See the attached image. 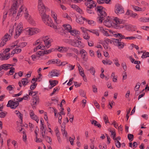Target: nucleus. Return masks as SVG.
<instances>
[{
	"label": "nucleus",
	"instance_id": "9d476101",
	"mask_svg": "<svg viewBox=\"0 0 149 149\" xmlns=\"http://www.w3.org/2000/svg\"><path fill=\"white\" fill-rule=\"evenodd\" d=\"M115 12L117 14L123 13L124 12V8L121 5L117 4L115 6Z\"/></svg>",
	"mask_w": 149,
	"mask_h": 149
},
{
	"label": "nucleus",
	"instance_id": "de8ad7c7",
	"mask_svg": "<svg viewBox=\"0 0 149 149\" xmlns=\"http://www.w3.org/2000/svg\"><path fill=\"white\" fill-rule=\"evenodd\" d=\"M110 132H111V136H112L113 139H114V138L116 136V132H115V131H112L111 130H110Z\"/></svg>",
	"mask_w": 149,
	"mask_h": 149
},
{
	"label": "nucleus",
	"instance_id": "39448f33",
	"mask_svg": "<svg viewBox=\"0 0 149 149\" xmlns=\"http://www.w3.org/2000/svg\"><path fill=\"white\" fill-rule=\"evenodd\" d=\"M68 42L69 44L74 47L81 48L82 46L81 44V42L77 40L70 39Z\"/></svg>",
	"mask_w": 149,
	"mask_h": 149
},
{
	"label": "nucleus",
	"instance_id": "5fc2aeb1",
	"mask_svg": "<svg viewBox=\"0 0 149 149\" xmlns=\"http://www.w3.org/2000/svg\"><path fill=\"white\" fill-rule=\"evenodd\" d=\"M13 28H11L9 30V36H8L9 37H11V36H12V35H13L12 33H13Z\"/></svg>",
	"mask_w": 149,
	"mask_h": 149
},
{
	"label": "nucleus",
	"instance_id": "473e14b6",
	"mask_svg": "<svg viewBox=\"0 0 149 149\" xmlns=\"http://www.w3.org/2000/svg\"><path fill=\"white\" fill-rule=\"evenodd\" d=\"M79 92L81 96L83 97H85L86 98V93L85 92L82 90H80Z\"/></svg>",
	"mask_w": 149,
	"mask_h": 149
},
{
	"label": "nucleus",
	"instance_id": "c03bdc74",
	"mask_svg": "<svg viewBox=\"0 0 149 149\" xmlns=\"http://www.w3.org/2000/svg\"><path fill=\"white\" fill-rule=\"evenodd\" d=\"M103 119L106 124L107 123H109V121L108 117L106 115L104 114V115L103 117Z\"/></svg>",
	"mask_w": 149,
	"mask_h": 149
},
{
	"label": "nucleus",
	"instance_id": "f257e3e1",
	"mask_svg": "<svg viewBox=\"0 0 149 149\" xmlns=\"http://www.w3.org/2000/svg\"><path fill=\"white\" fill-rule=\"evenodd\" d=\"M99 17L97 18L98 22L102 23V21L105 19V17L107 16V15L105 12V8L102 6H97L96 8Z\"/></svg>",
	"mask_w": 149,
	"mask_h": 149
},
{
	"label": "nucleus",
	"instance_id": "f704fd0d",
	"mask_svg": "<svg viewBox=\"0 0 149 149\" xmlns=\"http://www.w3.org/2000/svg\"><path fill=\"white\" fill-rule=\"evenodd\" d=\"M89 31L90 32L92 33L93 34L96 35L97 36H98L99 35L98 30H89Z\"/></svg>",
	"mask_w": 149,
	"mask_h": 149
},
{
	"label": "nucleus",
	"instance_id": "ea45409f",
	"mask_svg": "<svg viewBox=\"0 0 149 149\" xmlns=\"http://www.w3.org/2000/svg\"><path fill=\"white\" fill-rule=\"evenodd\" d=\"M30 92L29 93V95H32V96H34L37 94L38 92V91L33 92V91L29 90Z\"/></svg>",
	"mask_w": 149,
	"mask_h": 149
},
{
	"label": "nucleus",
	"instance_id": "c9c22d12",
	"mask_svg": "<svg viewBox=\"0 0 149 149\" xmlns=\"http://www.w3.org/2000/svg\"><path fill=\"white\" fill-rule=\"evenodd\" d=\"M8 37L9 36H8V34H6L3 37V38H2V40H3V41H4V42H6L8 40Z\"/></svg>",
	"mask_w": 149,
	"mask_h": 149
},
{
	"label": "nucleus",
	"instance_id": "4d7b16f0",
	"mask_svg": "<svg viewBox=\"0 0 149 149\" xmlns=\"http://www.w3.org/2000/svg\"><path fill=\"white\" fill-rule=\"evenodd\" d=\"M37 85V84H32L31 85L30 88L31 90H34L36 87V86Z\"/></svg>",
	"mask_w": 149,
	"mask_h": 149
},
{
	"label": "nucleus",
	"instance_id": "b1692460",
	"mask_svg": "<svg viewBox=\"0 0 149 149\" xmlns=\"http://www.w3.org/2000/svg\"><path fill=\"white\" fill-rule=\"evenodd\" d=\"M52 42V40L49 39V40H48L47 41L45 40L44 42L45 46L46 47H47V48H48L49 47H47V46H48V45H49V46H51V43Z\"/></svg>",
	"mask_w": 149,
	"mask_h": 149
},
{
	"label": "nucleus",
	"instance_id": "a18cd8bd",
	"mask_svg": "<svg viewBox=\"0 0 149 149\" xmlns=\"http://www.w3.org/2000/svg\"><path fill=\"white\" fill-rule=\"evenodd\" d=\"M83 38L84 39L88 40L90 38V36L88 35V34L86 33L84 34Z\"/></svg>",
	"mask_w": 149,
	"mask_h": 149
},
{
	"label": "nucleus",
	"instance_id": "69168bd1",
	"mask_svg": "<svg viewBox=\"0 0 149 149\" xmlns=\"http://www.w3.org/2000/svg\"><path fill=\"white\" fill-rule=\"evenodd\" d=\"M74 84L75 86L76 87H79L81 84V83H79L77 82L76 81H74Z\"/></svg>",
	"mask_w": 149,
	"mask_h": 149
},
{
	"label": "nucleus",
	"instance_id": "bb28decb",
	"mask_svg": "<svg viewBox=\"0 0 149 149\" xmlns=\"http://www.w3.org/2000/svg\"><path fill=\"white\" fill-rule=\"evenodd\" d=\"M51 16L54 19L55 22L56 23L58 24V22H57V15L56 14V13L52 11Z\"/></svg>",
	"mask_w": 149,
	"mask_h": 149
},
{
	"label": "nucleus",
	"instance_id": "79ce46f5",
	"mask_svg": "<svg viewBox=\"0 0 149 149\" xmlns=\"http://www.w3.org/2000/svg\"><path fill=\"white\" fill-rule=\"evenodd\" d=\"M59 90V88L58 87H56L55 88H54L53 90V92L51 93L50 95V96H52L57 91H58Z\"/></svg>",
	"mask_w": 149,
	"mask_h": 149
},
{
	"label": "nucleus",
	"instance_id": "bf43d9fd",
	"mask_svg": "<svg viewBox=\"0 0 149 149\" xmlns=\"http://www.w3.org/2000/svg\"><path fill=\"white\" fill-rule=\"evenodd\" d=\"M56 82L58 83V81H57L55 80H54L53 81L51 82L50 81V84L51 85V86H54L56 85Z\"/></svg>",
	"mask_w": 149,
	"mask_h": 149
},
{
	"label": "nucleus",
	"instance_id": "a211bd4d",
	"mask_svg": "<svg viewBox=\"0 0 149 149\" xmlns=\"http://www.w3.org/2000/svg\"><path fill=\"white\" fill-rule=\"evenodd\" d=\"M11 66H13V65L10 64H5L2 65V67L3 68V69L5 70H7L8 69L10 68V67Z\"/></svg>",
	"mask_w": 149,
	"mask_h": 149
},
{
	"label": "nucleus",
	"instance_id": "f03ea898",
	"mask_svg": "<svg viewBox=\"0 0 149 149\" xmlns=\"http://www.w3.org/2000/svg\"><path fill=\"white\" fill-rule=\"evenodd\" d=\"M12 5L11 8L10 9V11L12 12L13 15L14 16L17 12V9L18 8L19 4L22 5L23 2V0H12Z\"/></svg>",
	"mask_w": 149,
	"mask_h": 149
},
{
	"label": "nucleus",
	"instance_id": "c756f323",
	"mask_svg": "<svg viewBox=\"0 0 149 149\" xmlns=\"http://www.w3.org/2000/svg\"><path fill=\"white\" fill-rule=\"evenodd\" d=\"M10 54H8L6 55L3 56V57L1 59V61L6 60L8 59L10 57Z\"/></svg>",
	"mask_w": 149,
	"mask_h": 149
},
{
	"label": "nucleus",
	"instance_id": "4be33fe9",
	"mask_svg": "<svg viewBox=\"0 0 149 149\" xmlns=\"http://www.w3.org/2000/svg\"><path fill=\"white\" fill-rule=\"evenodd\" d=\"M15 113L17 116L19 117L21 120V124L22 123V114H21V113L18 110H16L15 111Z\"/></svg>",
	"mask_w": 149,
	"mask_h": 149
},
{
	"label": "nucleus",
	"instance_id": "0e129e2a",
	"mask_svg": "<svg viewBox=\"0 0 149 149\" xmlns=\"http://www.w3.org/2000/svg\"><path fill=\"white\" fill-rule=\"evenodd\" d=\"M116 146L118 148H120L121 147V144L118 141H117L116 143Z\"/></svg>",
	"mask_w": 149,
	"mask_h": 149
},
{
	"label": "nucleus",
	"instance_id": "393cba45",
	"mask_svg": "<svg viewBox=\"0 0 149 149\" xmlns=\"http://www.w3.org/2000/svg\"><path fill=\"white\" fill-rule=\"evenodd\" d=\"M91 124L92 125H94L95 126H97L99 128H100L101 127V124L96 120H93L92 122H91Z\"/></svg>",
	"mask_w": 149,
	"mask_h": 149
},
{
	"label": "nucleus",
	"instance_id": "f8f14e48",
	"mask_svg": "<svg viewBox=\"0 0 149 149\" xmlns=\"http://www.w3.org/2000/svg\"><path fill=\"white\" fill-rule=\"evenodd\" d=\"M27 31L29 35H32L39 32L40 31V30L39 29L37 28H30Z\"/></svg>",
	"mask_w": 149,
	"mask_h": 149
},
{
	"label": "nucleus",
	"instance_id": "cd10ccee",
	"mask_svg": "<svg viewBox=\"0 0 149 149\" xmlns=\"http://www.w3.org/2000/svg\"><path fill=\"white\" fill-rule=\"evenodd\" d=\"M22 82L23 85L25 86L29 82V81H28V79L26 78H23L22 79Z\"/></svg>",
	"mask_w": 149,
	"mask_h": 149
},
{
	"label": "nucleus",
	"instance_id": "2f4dec72",
	"mask_svg": "<svg viewBox=\"0 0 149 149\" xmlns=\"http://www.w3.org/2000/svg\"><path fill=\"white\" fill-rule=\"evenodd\" d=\"M54 51H55V49H54L53 48L52 49H51L48 50H44L43 51V53L42 54H47L50 53L51 52H52Z\"/></svg>",
	"mask_w": 149,
	"mask_h": 149
},
{
	"label": "nucleus",
	"instance_id": "2eb2a0df",
	"mask_svg": "<svg viewBox=\"0 0 149 149\" xmlns=\"http://www.w3.org/2000/svg\"><path fill=\"white\" fill-rule=\"evenodd\" d=\"M132 122L136 125L139 124L140 123L139 118L136 116L134 117L132 119Z\"/></svg>",
	"mask_w": 149,
	"mask_h": 149
},
{
	"label": "nucleus",
	"instance_id": "8fccbe9b",
	"mask_svg": "<svg viewBox=\"0 0 149 149\" xmlns=\"http://www.w3.org/2000/svg\"><path fill=\"white\" fill-rule=\"evenodd\" d=\"M139 20L140 22H146V17H141L139 19Z\"/></svg>",
	"mask_w": 149,
	"mask_h": 149
},
{
	"label": "nucleus",
	"instance_id": "f3484780",
	"mask_svg": "<svg viewBox=\"0 0 149 149\" xmlns=\"http://www.w3.org/2000/svg\"><path fill=\"white\" fill-rule=\"evenodd\" d=\"M3 107H0V118H3L6 115L7 113L6 112H3L2 109Z\"/></svg>",
	"mask_w": 149,
	"mask_h": 149
},
{
	"label": "nucleus",
	"instance_id": "72a5a7b5",
	"mask_svg": "<svg viewBox=\"0 0 149 149\" xmlns=\"http://www.w3.org/2000/svg\"><path fill=\"white\" fill-rule=\"evenodd\" d=\"M81 57L83 60L85 61H87L88 60L87 53L85 54L81 55Z\"/></svg>",
	"mask_w": 149,
	"mask_h": 149
},
{
	"label": "nucleus",
	"instance_id": "e433bc0d",
	"mask_svg": "<svg viewBox=\"0 0 149 149\" xmlns=\"http://www.w3.org/2000/svg\"><path fill=\"white\" fill-rule=\"evenodd\" d=\"M10 71L9 72H8V73L7 74H8V75H9L10 74V75H12L13 74L12 73L11 74H10V73H13L14 72L15 69L14 68H13V67L10 68Z\"/></svg>",
	"mask_w": 149,
	"mask_h": 149
},
{
	"label": "nucleus",
	"instance_id": "052dcab7",
	"mask_svg": "<svg viewBox=\"0 0 149 149\" xmlns=\"http://www.w3.org/2000/svg\"><path fill=\"white\" fill-rule=\"evenodd\" d=\"M25 8V11H26L27 9L26 8H25V7L24 5H22L21 7L19 8V11L21 12L23 10V8Z\"/></svg>",
	"mask_w": 149,
	"mask_h": 149
},
{
	"label": "nucleus",
	"instance_id": "e2e57ef3",
	"mask_svg": "<svg viewBox=\"0 0 149 149\" xmlns=\"http://www.w3.org/2000/svg\"><path fill=\"white\" fill-rule=\"evenodd\" d=\"M121 65L123 69L125 71H126L127 70V66L126 63H122Z\"/></svg>",
	"mask_w": 149,
	"mask_h": 149
},
{
	"label": "nucleus",
	"instance_id": "a878e982",
	"mask_svg": "<svg viewBox=\"0 0 149 149\" xmlns=\"http://www.w3.org/2000/svg\"><path fill=\"white\" fill-rule=\"evenodd\" d=\"M69 32L70 33L71 35L74 36L76 35L77 34H79V31L76 30H71L70 31H69Z\"/></svg>",
	"mask_w": 149,
	"mask_h": 149
},
{
	"label": "nucleus",
	"instance_id": "680f3d73",
	"mask_svg": "<svg viewBox=\"0 0 149 149\" xmlns=\"http://www.w3.org/2000/svg\"><path fill=\"white\" fill-rule=\"evenodd\" d=\"M71 7L76 11L77 10H78V8L79 7L73 4L72 5Z\"/></svg>",
	"mask_w": 149,
	"mask_h": 149
},
{
	"label": "nucleus",
	"instance_id": "7ed1b4c3",
	"mask_svg": "<svg viewBox=\"0 0 149 149\" xmlns=\"http://www.w3.org/2000/svg\"><path fill=\"white\" fill-rule=\"evenodd\" d=\"M19 102L17 101V99L15 98L13 100H10L8 101L7 107H10L11 109H15L18 106Z\"/></svg>",
	"mask_w": 149,
	"mask_h": 149
},
{
	"label": "nucleus",
	"instance_id": "774afa93",
	"mask_svg": "<svg viewBox=\"0 0 149 149\" xmlns=\"http://www.w3.org/2000/svg\"><path fill=\"white\" fill-rule=\"evenodd\" d=\"M80 53L81 55H83L87 54V53L86 52V51L84 49H81L80 51Z\"/></svg>",
	"mask_w": 149,
	"mask_h": 149
},
{
	"label": "nucleus",
	"instance_id": "423d86ee",
	"mask_svg": "<svg viewBox=\"0 0 149 149\" xmlns=\"http://www.w3.org/2000/svg\"><path fill=\"white\" fill-rule=\"evenodd\" d=\"M113 20L112 22L114 24L113 27L117 29H119L118 26L123 22V20L120 19L116 17H113Z\"/></svg>",
	"mask_w": 149,
	"mask_h": 149
},
{
	"label": "nucleus",
	"instance_id": "dca6fc26",
	"mask_svg": "<svg viewBox=\"0 0 149 149\" xmlns=\"http://www.w3.org/2000/svg\"><path fill=\"white\" fill-rule=\"evenodd\" d=\"M25 18L27 19L28 22L30 23V24L32 25L34 24V22L33 20H31L30 19V16L28 14V12H27L26 13V14L25 15Z\"/></svg>",
	"mask_w": 149,
	"mask_h": 149
},
{
	"label": "nucleus",
	"instance_id": "338daca9",
	"mask_svg": "<svg viewBox=\"0 0 149 149\" xmlns=\"http://www.w3.org/2000/svg\"><path fill=\"white\" fill-rule=\"evenodd\" d=\"M31 118L35 120H39L38 118L36 115H34V116L31 117Z\"/></svg>",
	"mask_w": 149,
	"mask_h": 149
},
{
	"label": "nucleus",
	"instance_id": "864d4df0",
	"mask_svg": "<svg viewBox=\"0 0 149 149\" xmlns=\"http://www.w3.org/2000/svg\"><path fill=\"white\" fill-rule=\"evenodd\" d=\"M12 86L10 85L9 86H8L6 88V89L9 91H11L15 87L14 86Z\"/></svg>",
	"mask_w": 149,
	"mask_h": 149
},
{
	"label": "nucleus",
	"instance_id": "603ef678",
	"mask_svg": "<svg viewBox=\"0 0 149 149\" xmlns=\"http://www.w3.org/2000/svg\"><path fill=\"white\" fill-rule=\"evenodd\" d=\"M56 60H55L54 59L49 60L47 62V63H48V64L49 65L51 63L55 64L56 63Z\"/></svg>",
	"mask_w": 149,
	"mask_h": 149
},
{
	"label": "nucleus",
	"instance_id": "6ab92c4d",
	"mask_svg": "<svg viewBox=\"0 0 149 149\" xmlns=\"http://www.w3.org/2000/svg\"><path fill=\"white\" fill-rule=\"evenodd\" d=\"M63 26L65 28V29L68 32H69V31L71 30V26L69 24H64L63 25Z\"/></svg>",
	"mask_w": 149,
	"mask_h": 149
},
{
	"label": "nucleus",
	"instance_id": "6e6552de",
	"mask_svg": "<svg viewBox=\"0 0 149 149\" xmlns=\"http://www.w3.org/2000/svg\"><path fill=\"white\" fill-rule=\"evenodd\" d=\"M23 24L20 22L17 25L15 31V38H17L20 35L23 30Z\"/></svg>",
	"mask_w": 149,
	"mask_h": 149
},
{
	"label": "nucleus",
	"instance_id": "aec40b11",
	"mask_svg": "<svg viewBox=\"0 0 149 149\" xmlns=\"http://www.w3.org/2000/svg\"><path fill=\"white\" fill-rule=\"evenodd\" d=\"M85 19L86 20V19L84 18L81 17L79 18H77L76 21L78 23L81 24L83 23L84 22L83 21H84Z\"/></svg>",
	"mask_w": 149,
	"mask_h": 149
},
{
	"label": "nucleus",
	"instance_id": "1a4fd4ad",
	"mask_svg": "<svg viewBox=\"0 0 149 149\" xmlns=\"http://www.w3.org/2000/svg\"><path fill=\"white\" fill-rule=\"evenodd\" d=\"M38 10L41 17L47 14H45L47 9L48 8L45 7L44 5L42 6H38Z\"/></svg>",
	"mask_w": 149,
	"mask_h": 149
},
{
	"label": "nucleus",
	"instance_id": "a19ab883",
	"mask_svg": "<svg viewBox=\"0 0 149 149\" xmlns=\"http://www.w3.org/2000/svg\"><path fill=\"white\" fill-rule=\"evenodd\" d=\"M148 57H149V52H146L143 53L141 56V58H147Z\"/></svg>",
	"mask_w": 149,
	"mask_h": 149
},
{
	"label": "nucleus",
	"instance_id": "58836bf2",
	"mask_svg": "<svg viewBox=\"0 0 149 149\" xmlns=\"http://www.w3.org/2000/svg\"><path fill=\"white\" fill-rule=\"evenodd\" d=\"M102 62L105 65L109 64L110 65L112 63V62L109 60H107V61L104 60H102Z\"/></svg>",
	"mask_w": 149,
	"mask_h": 149
},
{
	"label": "nucleus",
	"instance_id": "4468645a",
	"mask_svg": "<svg viewBox=\"0 0 149 149\" xmlns=\"http://www.w3.org/2000/svg\"><path fill=\"white\" fill-rule=\"evenodd\" d=\"M100 31L102 32L104 35L106 36H109V34L108 33V29H106L105 28H104L102 27H100Z\"/></svg>",
	"mask_w": 149,
	"mask_h": 149
},
{
	"label": "nucleus",
	"instance_id": "09e8293b",
	"mask_svg": "<svg viewBox=\"0 0 149 149\" xmlns=\"http://www.w3.org/2000/svg\"><path fill=\"white\" fill-rule=\"evenodd\" d=\"M121 40H120V41L118 43V46L119 47V48H123L124 47V43L123 42H120Z\"/></svg>",
	"mask_w": 149,
	"mask_h": 149
},
{
	"label": "nucleus",
	"instance_id": "4c0bfd02",
	"mask_svg": "<svg viewBox=\"0 0 149 149\" xmlns=\"http://www.w3.org/2000/svg\"><path fill=\"white\" fill-rule=\"evenodd\" d=\"M45 139L46 141L49 144H51L52 143V139L51 137L48 136H45Z\"/></svg>",
	"mask_w": 149,
	"mask_h": 149
},
{
	"label": "nucleus",
	"instance_id": "49530a36",
	"mask_svg": "<svg viewBox=\"0 0 149 149\" xmlns=\"http://www.w3.org/2000/svg\"><path fill=\"white\" fill-rule=\"evenodd\" d=\"M90 71V72L91 73H93V75H95V69L93 67H91L88 70Z\"/></svg>",
	"mask_w": 149,
	"mask_h": 149
},
{
	"label": "nucleus",
	"instance_id": "9b49d317",
	"mask_svg": "<svg viewBox=\"0 0 149 149\" xmlns=\"http://www.w3.org/2000/svg\"><path fill=\"white\" fill-rule=\"evenodd\" d=\"M104 20V21L103 23L106 26L109 27L111 26L113 27L114 24L112 22V21L110 20L109 17H108L107 18L106 17Z\"/></svg>",
	"mask_w": 149,
	"mask_h": 149
},
{
	"label": "nucleus",
	"instance_id": "7c9ffc66",
	"mask_svg": "<svg viewBox=\"0 0 149 149\" xmlns=\"http://www.w3.org/2000/svg\"><path fill=\"white\" fill-rule=\"evenodd\" d=\"M39 97L37 96H35L33 97V104L34 105H36V104L37 102L38 101Z\"/></svg>",
	"mask_w": 149,
	"mask_h": 149
},
{
	"label": "nucleus",
	"instance_id": "c85d7f7f",
	"mask_svg": "<svg viewBox=\"0 0 149 149\" xmlns=\"http://www.w3.org/2000/svg\"><path fill=\"white\" fill-rule=\"evenodd\" d=\"M92 8L91 6H87L86 9L87 12L90 14L93 13V11L92 9Z\"/></svg>",
	"mask_w": 149,
	"mask_h": 149
},
{
	"label": "nucleus",
	"instance_id": "0eeeda50",
	"mask_svg": "<svg viewBox=\"0 0 149 149\" xmlns=\"http://www.w3.org/2000/svg\"><path fill=\"white\" fill-rule=\"evenodd\" d=\"M113 20L112 22L114 24L113 27L117 29H119L118 26L123 22V20L120 19L116 17H113Z\"/></svg>",
	"mask_w": 149,
	"mask_h": 149
},
{
	"label": "nucleus",
	"instance_id": "3c124183",
	"mask_svg": "<svg viewBox=\"0 0 149 149\" xmlns=\"http://www.w3.org/2000/svg\"><path fill=\"white\" fill-rule=\"evenodd\" d=\"M133 8L136 11H142V9L141 8L137 6H133Z\"/></svg>",
	"mask_w": 149,
	"mask_h": 149
},
{
	"label": "nucleus",
	"instance_id": "5701e85b",
	"mask_svg": "<svg viewBox=\"0 0 149 149\" xmlns=\"http://www.w3.org/2000/svg\"><path fill=\"white\" fill-rule=\"evenodd\" d=\"M88 2H89V5L90 6H91L92 8H93L94 7H95L96 5V3L94 2L93 0L91 1H88Z\"/></svg>",
	"mask_w": 149,
	"mask_h": 149
},
{
	"label": "nucleus",
	"instance_id": "412c9836",
	"mask_svg": "<svg viewBox=\"0 0 149 149\" xmlns=\"http://www.w3.org/2000/svg\"><path fill=\"white\" fill-rule=\"evenodd\" d=\"M126 15H129L130 16L132 17H135L137 15V14L136 13H133L132 11L130 12V10H128L126 13Z\"/></svg>",
	"mask_w": 149,
	"mask_h": 149
},
{
	"label": "nucleus",
	"instance_id": "20e7f679",
	"mask_svg": "<svg viewBox=\"0 0 149 149\" xmlns=\"http://www.w3.org/2000/svg\"><path fill=\"white\" fill-rule=\"evenodd\" d=\"M42 20L46 25L49 26H52V21L49 15H46L41 17Z\"/></svg>",
	"mask_w": 149,
	"mask_h": 149
},
{
	"label": "nucleus",
	"instance_id": "37998d69",
	"mask_svg": "<svg viewBox=\"0 0 149 149\" xmlns=\"http://www.w3.org/2000/svg\"><path fill=\"white\" fill-rule=\"evenodd\" d=\"M128 138L130 141H132L134 138V135L131 134H128L127 135Z\"/></svg>",
	"mask_w": 149,
	"mask_h": 149
},
{
	"label": "nucleus",
	"instance_id": "6e6d98bb",
	"mask_svg": "<svg viewBox=\"0 0 149 149\" xmlns=\"http://www.w3.org/2000/svg\"><path fill=\"white\" fill-rule=\"evenodd\" d=\"M27 45V43L26 42H22L19 45V46L21 47H25Z\"/></svg>",
	"mask_w": 149,
	"mask_h": 149
},
{
	"label": "nucleus",
	"instance_id": "ddd939ff",
	"mask_svg": "<svg viewBox=\"0 0 149 149\" xmlns=\"http://www.w3.org/2000/svg\"><path fill=\"white\" fill-rule=\"evenodd\" d=\"M59 74V72L56 70H53L51 72L49 73L48 76H49L50 77H58Z\"/></svg>",
	"mask_w": 149,
	"mask_h": 149
},
{
	"label": "nucleus",
	"instance_id": "13d9d810",
	"mask_svg": "<svg viewBox=\"0 0 149 149\" xmlns=\"http://www.w3.org/2000/svg\"><path fill=\"white\" fill-rule=\"evenodd\" d=\"M43 53V51H39V52H37L36 53V54L37 55V56H38V57H39L40 56L43 55L44 54H42Z\"/></svg>",
	"mask_w": 149,
	"mask_h": 149
}]
</instances>
